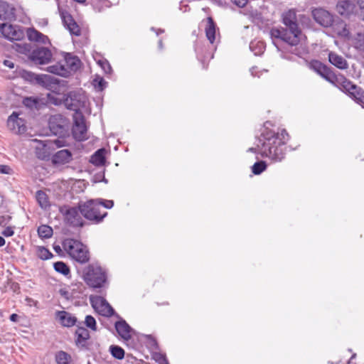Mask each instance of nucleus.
<instances>
[{"instance_id":"f257e3e1","label":"nucleus","mask_w":364,"mask_h":364,"mask_svg":"<svg viewBox=\"0 0 364 364\" xmlns=\"http://www.w3.org/2000/svg\"><path fill=\"white\" fill-rule=\"evenodd\" d=\"M289 139V136L285 129H282L281 133L265 130L261 134L257 147L249 148L247 151L267 157L274 162H280L285 157L286 143Z\"/></svg>"},{"instance_id":"f03ea898","label":"nucleus","mask_w":364,"mask_h":364,"mask_svg":"<svg viewBox=\"0 0 364 364\" xmlns=\"http://www.w3.org/2000/svg\"><path fill=\"white\" fill-rule=\"evenodd\" d=\"M284 28H272L270 31L272 38H279L289 46H296L302 36L301 29L298 23L296 12L289 9L282 14Z\"/></svg>"},{"instance_id":"7ed1b4c3","label":"nucleus","mask_w":364,"mask_h":364,"mask_svg":"<svg viewBox=\"0 0 364 364\" xmlns=\"http://www.w3.org/2000/svg\"><path fill=\"white\" fill-rule=\"evenodd\" d=\"M80 213L93 224L102 223L107 215L105 210L101 211L100 204L97 200H90L80 203Z\"/></svg>"},{"instance_id":"20e7f679","label":"nucleus","mask_w":364,"mask_h":364,"mask_svg":"<svg viewBox=\"0 0 364 364\" xmlns=\"http://www.w3.org/2000/svg\"><path fill=\"white\" fill-rule=\"evenodd\" d=\"M63 247L66 252L77 262L84 264L90 259V252L87 247L80 241L67 238L63 242Z\"/></svg>"},{"instance_id":"39448f33","label":"nucleus","mask_w":364,"mask_h":364,"mask_svg":"<svg viewBox=\"0 0 364 364\" xmlns=\"http://www.w3.org/2000/svg\"><path fill=\"white\" fill-rule=\"evenodd\" d=\"M59 212L63 216L65 223L71 227L82 228L85 225L80 213V203L77 206L61 205Z\"/></svg>"},{"instance_id":"423d86ee","label":"nucleus","mask_w":364,"mask_h":364,"mask_svg":"<svg viewBox=\"0 0 364 364\" xmlns=\"http://www.w3.org/2000/svg\"><path fill=\"white\" fill-rule=\"evenodd\" d=\"M48 127L53 135L65 137L68 133L69 120L60 114L52 115L48 120Z\"/></svg>"},{"instance_id":"0eeeda50","label":"nucleus","mask_w":364,"mask_h":364,"mask_svg":"<svg viewBox=\"0 0 364 364\" xmlns=\"http://www.w3.org/2000/svg\"><path fill=\"white\" fill-rule=\"evenodd\" d=\"M73 122L72 134L74 139L79 141L87 140L88 139L87 127L83 114L82 113H74Z\"/></svg>"},{"instance_id":"6e6552de","label":"nucleus","mask_w":364,"mask_h":364,"mask_svg":"<svg viewBox=\"0 0 364 364\" xmlns=\"http://www.w3.org/2000/svg\"><path fill=\"white\" fill-rule=\"evenodd\" d=\"M311 68L321 77L325 79L332 85H335L338 82L339 74H336L331 68L322 63L319 60H313L311 63Z\"/></svg>"},{"instance_id":"1a4fd4ad","label":"nucleus","mask_w":364,"mask_h":364,"mask_svg":"<svg viewBox=\"0 0 364 364\" xmlns=\"http://www.w3.org/2000/svg\"><path fill=\"white\" fill-rule=\"evenodd\" d=\"M52 55L49 48L37 47L30 53L29 59L36 65H45L50 62Z\"/></svg>"},{"instance_id":"9d476101","label":"nucleus","mask_w":364,"mask_h":364,"mask_svg":"<svg viewBox=\"0 0 364 364\" xmlns=\"http://www.w3.org/2000/svg\"><path fill=\"white\" fill-rule=\"evenodd\" d=\"M114 328L119 336L124 341H129L132 335L136 333V331L122 317L115 321Z\"/></svg>"},{"instance_id":"9b49d317","label":"nucleus","mask_w":364,"mask_h":364,"mask_svg":"<svg viewBox=\"0 0 364 364\" xmlns=\"http://www.w3.org/2000/svg\"><path fill=\"white\" fill-rule=\"evenodd\" d=\"M79 324L80 326H77V329L75 332V345L80 349H93L92 348H90L88 346L87 341L90 338L89 331L85 327L82 326V322H79Z\"/></svg>"},{"instance_id":"f8f14e48","label":"nucleus","mask_w":364,"mask_h":364,"mask_svg":"<svg viewBox=\"0 0 364 364\" xmlns=\"http://www.w3.org/2000/svg\"><path fill=\"white\" fill-rule=\"evenodd\" d=\"M84 97L76 92H70L64 100L65 106L75 113H82L80 108L84 106Z\"/></svg>"},{"instance_id":"ddd939ff","label":"nucleus","mask_w":364,"mask_h":364,"mask_svg":"<svg viewBox=\"0 0 364 364\" xmlns=\"http://www.w3.org/2000/svg\"><path fill=\"white\" fill-rule=\"evenodd\" d=\"M0 32L10 41H19L23 37V32L18 27L4 23L0 24Z\"/></svg>"},{"instance_id":"4468645a","label":"nucleus","mask_w":364,"mask_h":364,"mask_svg":"<svg viewBox=\"0 0 364 364\" xmlns=\"http://www.w3.org/2000/svg\"><path fill=\"white\" fill-rule=\"evenodd\" d=\"M312 16L315 21L322 26L330 27L333 24V16L326 9L316 8L312 10Z\"/></svg>"},{"instance_id":"2eb2a0df","label":"nucleus","mask_w":364,"mask_h":364,"mask_svg":"<svg viewBox=\"0 0 364 364\" xmlns=\"http://www.w3.org/2000/svg\"><path fill=\"white\" fill-rule=\"evenodd\" d=\"M8 128L14 134H21L26 132L24 120L18 117L16 112H14L7 119Z\"/></svg>"},{"instance_id":"dca6fc26","label":"nucleus","mask_w":364,"mask_h":364,"mask_svg":"<svg viewBox=\"0 0 364 364\" xmlns=\"http://www.w3.org/2000/svg\"><path fill=\"white\" fill-rule=\"evenodd\" d=\"M86 284L92 289L102 288L107 282V274H82Z\"/></svg>"},{"instance_id":"f3484780","label":"nucleus","mask_w":364,"mask_h":364,"mask_svg":"<svg viewBox=\"0 0 364 364\" xmlns=\"http://www.w3.org/2000/svg\"><path fill=\"white\" fill-rule=\"evenodd\" d=\"M55 318L64 327L70 328L74 326L77 327L80 326L77 317L66 311H57Z\"/></svg>"},{"instance_id":"a211bd4d","label":"nucleus","mask_w":364,"mask_h":364,"mask_svg":"<svg viewBox=\"0 0 364 364\" xmlns=\"http://www.w3.org/2000/svg\"><path fill=\"white\" fill-rule=\"evenodd\" d=\"M355 9V5L352 0H341L336 6V11L343 16L349 17L353 14Z\"/></svg>"},{"instance_id":"6ab92c4d","label":"nucleus","mask_w":364,"mask_h":364,"mask_svg":"<svg viewBox=\"0 0 364 364\" xmlns=\"http://www.w3.org/2000/svg\"><path fill=\"white\" fill-rule=\"evenodd\" d=\"M16 18L15 9L6 1H0V19L12 21Z\"/></svg>"},{"instance_id":"aec40b11","label":"nucleus","mask_w":364,"mask_h":364,"mask_svg":"<svg viewBox=\"0 0 364 364\" xmlns=\"http://www.w3.org/2000/svg\"><path fill=\"white\" fill-rule=\"evenodd\" d=\"M72 161V154L68 149H63L57 151L52 157V162L54 164H65Z\"/></svg>"},{"instance_id":"412c9836","label":"nucleus","mask_w":364,"mask_h":364,"mask_svg":"<svg viewBox=\"0 0 364 364\" xmlns=\"http://www.w3.org/2000/svg\"><path fill=\"white\" fill-rule=\"evenodd\" d=\"M328 61L340 70H346L348 68L347 60L343 56L334 52L328 53Z\"/></svg>"},{"instance_id":"4be33fe9","label":"nucleus","mask_w":364,"mask_h":364,"mask_svg":"<svg viewBox=\"0 0 364 364\" xmlns=\"http://www.w3.org/2000/svg\"><path fill=\"white\" fill-rule=\"evenodd\" d=\"M27 36L29 41L41 43L43 44L50 43L48 37L39 32L34 28L27 29Z\"/></svg>"},{"instance_id":"5701e85b","label":"nucleus","mask_w":364,"mask_h":364,"mask_svg":"<svg viewBox=\"0 0 364 364\" xmlns=\"http://www.w3.org/2000/svg\"><path fill=\"white\" fill-rule=\"evenodd\" d=\"M338 77V82H336L334 85L347 93L348 95L350 94V92L353 91V90H355L357 87L356 85L353 84L351 81L348 80L344 75L341 74H339Z\"/></svg>"},{"instance_id":"b1692460","label":"nucleus","mask_w":364,"mask_h":364,"mask_svg":"<svg viewBox=\"0 0 364 364\" xmlns=\"http://www.w3.org/2000/svg\"><path fill=\"white\" fill-rule=\"evenodd\" d=\"M216 24L213 18L208 17L205 31L208 40L212 45L216 42Z\"/></svg>"},{"instance_id":"393cba45","label":"nucleus","mask_w":364,"mask_h":364,"mask_svg":"<svg viewBox=\"0 0 364 364\" xmlns=\"http://www.w3.org/2000/svg\"><path fill=\"white\" fill-rule=\"evenodd\" d=\"M23 77L26 80L31 82H35L39 85H44L50 78L47 75H35L31 72H25Z\"/></svg>"},{"instance_id":"a878e982","label":"nucleus","mask_w":364,"mask_h":364,"mask_svg":"<svg viewBox=\"0 0 364 364\" xmlns=\"http://www.w3.org/2000/svg\"><path fill=\"white\" fill-rule=\"evenodd\" d=\"M348 96L364 108V90L361 87L357 86Z\"/></svg>"},{"instance_id":"bb28decb","label":"nucleus","mask_w":364,"mask_h":364,"mask_svg":"<svg viewBox=\"0 0 364 364\" xmlns=\"http://www.w3.org/2000/svg\"><path fill=\"white\" fill-rule=\"evenodd\" d=\"M65 66L71 70H77L80 67V60L77 57L67 53L65 56Z\"/></svg>"},{"instance_id":"cd10ccee","label":"nucleus","mask_w":364,"mask_h":364,"mask_svg":"<svg viewBox=\"0 0 364 364\" xmlns=\"http://www.w3.org/2000/svg\"><path fill=\"white\" fill-rule=\"evenodd\" d=\"M90 162L95 166H102L105 162V149H100L96 151L91 156Z\"/></svg>"},{"instance_id":"c85d7f7f","label":"nucleus","mask_w":364,"mask_h":364,"mask_svg":"<svg viewBox=\"0 0 364 364\" xmlns=\"http://www.w3.org/2000/svg\"><path fill=\"white\" fill-rule=\"evenodd\" d=\"M109 352L110 353L111 355L115 359L122 360L124 358L125 351L119 346L111 345L109 348Z\"/></svg>"},{"instance_id":"c756f323","label":"nucleus","mask_w":364,"mask_h":364,"mask_svg":"<svg viewBox=\"0 0 364 364\" xmlns=\"http://www.w3.org/2000/svg\"><path fill=\"white\" fill-rule=\"evenodd\" d=\"M36 200L39 204V205L44 209H46L50 206L48 197L47 194L43 191H38L36 192Z\"/></svg>"},{"instance_id":"7c9ffc66","label":"nucleus","mask_w":364,"mask_h":364,"mask_svg":"<svg viewBox=\"0 0 364 364\" xmlns=\"http://www.w3.org/2000/svg\"><path fill=\"white\" fill-rule=\"evenodd\" d=\"M250 48L255 55H260L264 53L265 46L262 41H251Z\"/></svg>"},{"instance_id":"2f4dec72","label":"nucleus","mask_w":364,"mask_h":364,"mask_svg":"<svg viewBox=\"0 0 364 364\" xmlns=\"http://www.w3.org/2000/svg\"><path fill=\"white\" fill-rule=\"evenodd\" d=\"M53 230L51 227L47 225H41L38 228V234L41 238H50L52 237Z\"/></svg>"},{"instance_id":"473e14b6","label":"nucleus","mask_w":364,"mask_h":364,"mask_svg":"<svg viewBox=\"0 0 364 364\" xmlns=\"http://www.w3.org/2000/svg\"><path fill=\"white\" fill-rule=\"evenodd\" d=\"M83 273H106L105 269H104L98 262H93L90 264L86 268Z\"/></svg>"},{"instance_id":"72a5a7b5","label":"nucleus","mask_w":364,"mask_h":364,"mask_svg":"<svg viewBox=\"0 0 364 364\" xmlns=\"http://www.w3.org/2000/svg\"><path fill=\"white\" fill-rule=\"evenodd\" d=\"M70 355L68 353L63 350L58 352L55 355V359L58 364H70Z\"/></svg>"},{"instance_id":"f704fd0d","label":"nucleus","mask_w":364,"mask_h":364,"mask_svg":"<svg viewBox=\"0 0 364 364\" xmlns=\"http://www.w3.org/2000/svg\"><path fill=\"white\" fill-rule=\"evenodd\" d=\"M267 168V164L264 161L255 162L252 166V171L255 175H259Z\"/></svg>"},{"instance_id":"c9c22d12","label":"nucleus","mask_w":364,"mask_h":364,"mask_svg":"<svg viewBox=\"0 0 364 364\" xmlns=\"http://www.w3.org/2000/svg\"><path fill=\"white\" fill-rule=\"evenodd\" d=\"M84 323L87 328L92 331H96L97 330L96 320L92 315H87L85 316Z\"/></svg>"},{"instance_id":"e433bc0d","label":"nucleus","mask_w":364,"mask_h":364,"mask_svg":"<svg viewBox=\"0 0 364 364\" xmlns=\"http://www.w3.org/2000/svg\"><path fill=\"white\" fill-rule=\"evenodd\" d=\"M93 85L98 91H102L106 87L107 82L103 77L96 76L93 80Z\"/></svg>"},{"instance_id":"4c0bfd02","label":"nucleus","mask_w":364,"mask_h":364,"mask_svg":"<svg viewBox=\"0 0 364 364\" xmlns=\"http://www.w3.org/2000/svg\"><path fill=\"white\" fill-rule=\"evenodd\" d=\"M23 104L25 107L30 109L37 108L38 105V100L36 97H25L23 100Z\"/></svg>"},{"instance_id":"58836bf2","label":"nucleus","mask_w":364,"mask_h":364,"mask_svg":"<svg viewBox=\"0 0 364 364\" xmlns=\"http://www.w3.org/2000/svg\"><path fill=\"white\" fill-rule=\"evenodd\" d=\"M54 269L58 273H69L68 267L63 262H57L53 263Z\"/></svg>"},{"instance_id":"ea45409f","label":"nucleus","mask_w":364,"mask_h":364,"mask_svg":"<svg viewBox=\"0 0 364 364\" xmlns=\"http://www.w3.org/2000/svg\"><path fill=\"white\" fill-rule=\"evenodd\" d=\"M38 255L41 259H48L53 256V254L44 247H39Z\"/></svg>"},{"instance_id":"a19ab883","label":"nucleus","mask_w":364,"mask_h":364,"mask_svg":"<svg viewBox=\"0 0 364 364\" xmlns=\"http://www.w3.org/2000/svg\"><path fill=\"white\" fill-rule=\"evenodd\" d=\"M65 70H66V69L65 68V65H55L49 66L48 68V72H50L51 73L60 75H63V73Z\"/></svg>"},{"instance_id":"79ce46f5","label":"nucleus","mask_w":364,"mask_h":364,"mask_svg":"<svg viewBox=\"0 0 364 364\" xmlns=\"http://www.w3.org/2000/svg\"><path fill=\"white\" fill-rule=\"evenodd\" d=\"M67 28L72 35L79 36L81 34L80 28L75 21H73L70 25H68Z\"/></svg>"},{"instance_id":"37998d69","label":"nucleus","mask_w":364,"mask_h":364,"mask_svg":"<svg viewBox=\"0 0 364 364\" xmlns=\"http://www.w3.org/2000/svg\"><path fill=\"white\" fill-rule=\"evenodd\" d=\"M144 337L146 338L147 345L149 347L153 348L156 350L159 349L158 342L154 336H152L151 335H144Z\"/></svg>"},{"instance_id":"c03bdc74","label":"nucleus","mask_w":364,"mask_h":364,"mask_svg":"<svg viewBox=\"0 0 364 364\" xmlns=\"http://www.w3.org/2000/svg\"><path fill=\"white\" fill-rule=\"evenodd\" d=\"M107 309V312L102 314L103 316L106 317H112L114 316L117 319L119 318L121 316L115 311V310L113 309V307L109 305Z\"/></svg>"},{"instance_id":"a18cd8bd","label":"nucleus","mask_w":364,"mask_h":364,"mask_svg":"<svg viewBox=\"0 0 364 364\" xmlns=\"http://www.w3.org/2000/svg\"><path fill=\"white\" fill-rule=\"evenodd\" d=\"M99 63L106 74H111L112 68L107 60L100 61Z\"/></svg>"},{"instance_id":"49530a36","label":"nucleus","mask_w":364,"mask_h":364,"mask_svg":"<svg viewBox=\"0 0 364 364\" xmlns=\"http://www.w3.org/2000/svg\"><path fill=\"white\" fill-rule=\"evenodd\" d=\"M98 200V202L100 204V207H104L105 208L110 209L114 205V201L111 200H103V199H101V200ZM102 209V208H101V210Z\"/></svg>"},{"instance_id":"de8ad7c7","label":"nucleus","mask_w":364,"mask_h":364,"mask_svg":"<svg viewBox=\"0 0 364 364\" xmlns=\"http://www.w3.org/2000/svg\"><path fill=\"white\" fill-rule=\"evenodd\" d=\"M8 282V285L9 286V289L12 290L14 293L20 292V286L17 282H11L9 279Z\"/></svg>"},{"instance_id":"09e8293b","label":"nucleus","mask_w":364,"mask_h":364,"mask_svg":"<svg viewBox=\"0 0 364 364\" xmlns=\"http://www.w3.org/2000/svg\"><path fill=\"white\" fill-rule=\"evenodd\" d=\"M73 21H75V20L73 19L71 15L67 14L63 16V22L66 28L68 26V25H70Z\"/></svg>"},{"instance_id":"8fccbe9b","label":"nucleus","mask_w":364,"mask_h":364,"mask_svg":"<svg viewBox=\"0 0 364 364\" xmlns=\"http://www.w3.org/2000/svg\"><path fill=\"white\" fill-rule=\"evenodd\" d=\"M12 168L8 165H0V173L11 174Z\"/></svg>"},{"instance_id":"3c124183","label":"nucleus","mask_w":364,"mask_h":364,"mask_svg":"<svg viewBox=\"0 0 364 364\" xmlns=\"http://www.w3.org/2000/svg\"><path fill=\"white\" fill-rule=\"evenodd\" d=\"M1 234L5 237H11L14 234V231L11 227H6Z\"/></svg>"},{"instance_id":"603ef678","label":"nucleus","mask_w":364,"mask_h":364,"mask_svg":"<svg viewBox=\"0 0 364 364\" xmlns=\"http://www.w3.org/2000/svg\"><path fill=\"white\" fill-rule=\"evenodd\" d=\"M249 0H232V2L240 8L245 7Z\"/></svg>"},{"instance_id":"864d4df0","label":"nucleus","mask_w":364,"mask_h":364,"mask_svg":"<svg viewBox=\"0 0 364 364\" xmlns=\"http://www.w3.org/2000/svg\"><path fill=\"white\" fill-rule=\"evenodd\" d=\"M59 293L63 297H64L67 300H69L71 298V295L69 293V291L65 289H60L59 290Z\"/></svg>"},{"instance_id":"5fc2aeb1","label":"nucleus","mask_w":364,"mask_h":364,"mask_svg":"<svg viewBox=\"0 0 364 364\" xmlns=\"http://www.w3.org/2000/svg\"><path fill=\"white\" fill-rule=\"evenodd\" d=\"M25 301L26 302V304L30 306H36L38 304L37 301L34 300L32 298L28 297V296L25 299Z\"/></svg>"},{"instance_id":"6e6d98bb","label":"nucleus","mask_w":364,"mask_h":364,"mask_svg":"<svg viewBox=\"0 0 364 364\" xmlns=\"http://www.w3.org/2000/svg\"><path fill=\"white\" fill-rule=\"evenodd\" d=\"M88 346L90 348H92L93 349L90 350V351L92 350H100V344L98 342H96L95 343H88Z\"/></svg>"},{"instance_id":"4d7b16f0","label":"nucleus","mask_w":364,"mask_h":364,"mask_svg":"<svg viewBox=\"0 0 364 364\" xmlns=\"http://www.w3.org/2000/svg\"><path fill=\"white\" fill-rule=\"evenodd\" d=\"M98 299L100 301V306L101 307L107 308L110 305L109 304V302L105 298L100 296V297H98Z\"/></svg>"},{"instance_id":"13d9d810","label":"nucleus","mask_w":364,"mask_h":364,"mask_svg":"<svg viewBox=\"0 0 364 364\" xmlns=\"http://www.w3.org/2000/svg\"><path fill=\"white\" fill-rule=\"evenodd\" d=\"M163 358H166V355L161 354V353L156 354V362H158L159 364H164L162 363Z\"/></svg>"},{"instance_id":"bf43d9fd","label":"nucleus","mask_w":364,"mask_h":364,"mask_svg":"<svg viewBox=\"0 0 364 364\" xmlns=\"http://www.w3.org/2000/svg\"><path fill=\"white\" fill-rule=\"evenodd\" d=\"M3 63L5 66H6L11 69L14 68L15 65L11 60H4Z\"/></svg>"},{"instance_id":"052dcab7","label":"nucleus","mask_w":364,"mask_h":364,"mask_svg":"<svg viewBox=\"0 0 364 364\" xmlns=\"http://www.w3.org/2000/svg\"><path fill=\"white\" fill-rule=\"evenodd\" d=\"M18 318H19L18 315L16 314H14V313L11 314L9 316L10 321L12 322H14V323H16L18 321Z\"/></svg>"},{"instance_id":"680f3d73","label":"nucleus","mask_w":364,"mask_h":364,"mask_svg":"<svg viewBox=\"0 0 364 364\" xmlns=\"http://www.w3.org/2000/svg\"><path fill=\"white\" fill-rule=\"evenodd\" d=\"M151 31H154L156 32V34L157 36L160 35L161 33H163L164 32V29H161V28H155L154 27H152L151 28Z\"/></svg>"},{"instance_id":"e2e57ef3","label":"nucleus","mask_w":364,"mask_h":364,"mask_svg":"<svg viewBox=\"0 0 364 364\" xmlns=\"http://www.w3.org/2000/svg\"><path fill=\"white\" fill-rule=\"evenodd\" d=\"M358 4L362 11L364 10V0H358Z\"/></svg>"},{"instance_id":"0e129e2a","label":"nucleus","mask_w":364,"mask_h":364,"mask_svg":"<svg viewBox=\"0 0 364 364\" xmlns=\"http://www.w3.org/2000/svg\"><path fill=\"white\" fill-rule=\"evenodd\" d=\"M356 353H353L347 364H353V360L356 358Z\"/></svg>"},{"instance_id":"69168bd1","label":"nucleus","mask_w":364,"mask_h":364,"mask_svg":"<svg viewBox=\"0 0 364 364\" xmlns=\"http://www.w3.org/2000/svg\"><path fill=\"white\" fill-rule=\"evenodd\" d=\"M53 249L57 253H60L62 251L60 245H54Z\"/></svg>"},{"instance_id":"338daca9","label":"nucleus","mask_w":364,"mask_h":364,"mask_svg":"<svg viewBox=\"0 0 364 364\" xmlns=\"http://www.w3.org/2000/svg\"><path fill=\"white\" fill-rule=\"evenodd\" d=\"M5 245V240L3 237L0 236V247Z\"/></svg>"},{"instance_id":"774afa93","label":"nucleus","mask_w":364,"mask_h":364,"mask_svg":"<svg viewBox=\"0 0 364 364\" xmlns=\"http://www.w3.org/2000/svg\"><path fill=\"white\" fill-rule=\"evenodd\" d=\"M158 45H159V49L162 50L163 49V42H162V40H159V41Z\"/></svg>"}]
</instances>
